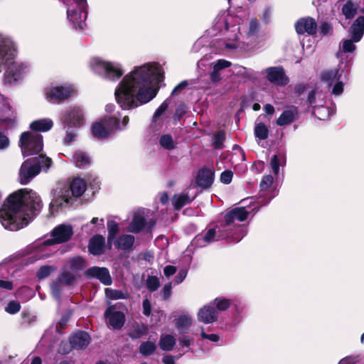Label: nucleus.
Listing matches in <instances>:
<instances>
[{
  "instance_id": "4be33fe9",
  "label": "nucleus",
  "mask_w": 364,
  "mask_h": 364,
  "mask_svg": "<svg viewBox=\"0 0 364 364\" xmlns=\"http://www.w3.org/2000/svg\"><path fill=\"white\" fill-rule=\"evenodd\" d=\"M349 31L355 42H359L364 35V16H358L352 23Z\"/></svg>"
},
{
  "instance_id": "3c124183",
  "label": "nucleus",
  "mask_w": 364,
  "mask_h": 364,
  "mask_svg": "<svg viewBox=\"0 0 364 364\" xmlns=\"http://www.w3.org/2000/svg\"><path fill=\"white\" fill-rule=\"evenodd\" d=\"M273 176L270 174L265 175L262 177L260 183L259 188L262 191L267 190L273 183Z\"/></svg>"
},
{
  "instance_id": "f257e3e1",
  "label": "nucleus",
  "mask_w": 364,
  "mask_h": 364,
  "mask_svg": "<svg viewBox=\"0 0 364 364\" xmlns=\"http://www.w3.org/2000/svg\"><path fill=\"white\" fill-rule=\"evenodd\" d=\"M43 207L40 196L28 188L9 194L0 208V222L7 230L16 231L26 226Z\"/></svg>"
},
{
  "instance_id": "c03bdc74",
  "label": "nucleus",
  "mask_w": 364,
  "mask_h": 364,
  "mask_svg": "<svg viewBox=\"0 0 364 364\" xmlns=\"http://www.w3.org/2000/svg\"><path fill=\"white\" fill-rule=\"evenodd\" d=\"M58 278L62 284L67 286L72 285L75 280V277L72 273L68 271L63 272L59 275Z\"/></svg>"
},
{
  "instance_id": "9b49d317",
  "label": "nucleus",
  "mask_w": 364,
  "mask_h": 364,
  "mask_svg": "<svg viewBox=\"0 0 364 364\" xmlns=\"http://www.w3.org/2000/svg\"><path fill=\"white\" fill-rule=\"evenodd\" d=\"M267 80L276 85L284 87L289 82L282 66L269 67L266 69Z\"/></svg>"
},
{
  "instance_id": "ea45409f",
  "label": "nucleus",
  "mask_w": 364,
  "mask_h": 364,
  "mask_svg": "<svg viewBox=\"0 0 364 364\" xmlns=\"http://www.w3.org/2000/svg\"><path fill=\"white\" fill-rule=\"evenodd\" d=\"M56 269L54 266L44 265L39 268L37 272V277L39 280L48 277L50 274Z\"/></svg>"
},
{
  "instance_id": "aec40b11",
  "label": "nucleus",
  "mask_w": 364,
  "mask_h": 364,
  "mask_svg": "<svg viewBox=\"0 0 364 364\" xmlns=\"http://www.w3.org/2000/svg\"><path fill=\"white\" fill-rule=\"evenodd\" d=\"M218 318V311L215 306H204L198 313V321L204 323H211Z\"/></svg>"
},
{
  "instance_id": "7ed1b4c3",
  "label": "nucleus",
  "mask_w": 364,
  "mask_h": 364,
  "mask_svg": "<svg viewBox=\"0 0 364 364\" xmlns=\"http://www.w3.org/2000/svg\"><path fill=\"white\" fill-rule=\"evenodd\" d=\"M14 52L8 46L0 43V73L6 70L4 81L13 84L23 79L26 66L22 63L14 62Z\"/></svg>"
},
{
  "instance_id": "864d4df0",
  "label": "nucleus",
  "mask_w": 364,
  "mask_h": 364,
  "mask_svg": "<svg viewBox=\"0 0 364 364\" xmlns=\"http://www.w3.org/2000/svg\"><path fill=\"white\" fill-rule=\"evenodd\" d=\"M259 32V23L257 18H252L250 21L248 36H255Z\"/></svg>"
},
{
  "instance_id": "e433bc0d",
  "label": "nucleus",
  "mask_w": 364,
  "mask_h": 364,
  "mask_svg": "<svg viewBox=\"0 0 364 364\" xmlns=\"http://www.w3.org/2000/svg\"><path fill=\"white\" fill-rule=\"evenodd\" d=\"M191 323V318L188 315H181L176 319V326L179 330L188 328Z\"/></svg>"
},
{
  "instance_id": "49530a36",
  "label": "nucleus",
  "mask_w": 364,
  "mask_h": 364,
  "mask_svg": "<svg viewBox=\"0 0 364 364\" xmlns=\"http://www.w3.org/2000/svg\"><path fill=\"white\" fill-rule=\"evenodd\" d=\"M319 35L321 36H331L333 33V28L331 23L323 21L319 26Z\"/></svg>"
},
{
  "instance_id": "f704fd0d",
  "label": "nucleus",
  "mask_w": 364,
  "mask_h": 364,
  "mask_svg": "<svg viewBox=\"0 0 364 364\" xmlns=\"http://www.w3.org/2000/svg\"><path fill=\"white\" fill-rule=\"evenodd\" d=\"M216 235L218 240H220L218 238V231L216 232L215 228H211L209 229L204 235H197L195 238V241L198 242L199 240H203L205 242L210 243L214 240Z\"/></svg>"
},
{
  "instance_id": "b1692460",
  "label": "nucleus",
  "mask_w": 364,
  "mask_h": 364,
  "mask_svg": "<svg viewBox=\"0 0 364 364\" xmlns=\"http://www.w3.org/2000/svg\"><path fill=\"white\" fill-rule=\"evenodd\" d=\"M53 126V122L50 119H41L35 120L30 124V129L34 132H48Z\"/></svg>"
},
{
  "instance_id": "a19ab883",
  "label": "nucleus",
  "mask_w": 364,
  "mask_h": 364,
  "mask_svg": "<svg viewBox=\"0 0 364 364\" xmlns=\"http://www.w3.org/2000/svg\"><path fill=\"white\" fill-rule=\"evenodd\" d=\"M232 213L234 214L235 218L240 222L246 220L249 215V212L245 207L235 208L232 209Z\"/></svg>"
},
{
  "instance_id": "c85d7f7f",
  "label": "nucleus",
  "mask_w": 364,
  "mask_h": 364,
  "mask_svg": "<svg viewBox=\"0 0 364 364\" xmlns=\"http://www.w3.org/2000/svg\"><path fill=\"white\" fill-rule=\"evenodd\" d=\"M191 200L188 193H181L174 195L172 198L173 208L176 210H180L186 204L191 203Z\"/></svg>"
},
{
  "instance_id": "72a5a7b5",
  "label": "nucleus",
  "mask_w": 364,
  "mask_h": 364,
  "mask_svg": "<svg viewBox=\"0 0 364 364\" xmlns=\"http://www.w3.org/2000/svg\"><path fill=\"white\" fill-rule=\"evenodd\" d=\"M147 333L148 327L142 323L141 326H134L129 333V336L132 339H138L147 334Z\"/></svg>"
},
{
  "instance_id": "13d9d810",
  "label": "nucleus",
  "mask_w": 364,
  "mask_h": 364,
  "mask_svg": "<svg viewBox=\"0 0 364 364\" xmlns=\"http://www.w3.org/2000/svg\"><path fill=\"white\" fill-rule=\"evenodd\" d=\"M21 318L24 323L27 324H31L32 322L35 321L36 316L32 315V314L29 311L24 310L21 313Z\"/></svg>"
},
{
  "instance_id": "1a4fd4ad",
  "label": "nucleus",
  "mask_w": 364,
  "mask_h": 364,
  "mask_svg": "<svg viewBox=\"0 0 364 364\" xmlns=\"http://www.w3.org/2000/svg\"><path fill=\"white\" fill-rule=\"evenodd\" d=\"M60 119L65 127H80L85 122L83 110L77 106L70 107L62 113Z\"/></svg>"
},
{
  "instance_id": "58836bf2",
  "label": "nucleus",
  "mask_w": 364,
  "mask_h": 364,
  "mask_svg": "<svg viewBox=\"0 0 364 364\" xmlns=\"http://www.w3.org/2000/svg\"><path fill=\"white\" fill-rule=\"evenodd\" d=\"M159 144L163 148L167 150L175 149L173 139L170 134L162 135L159 139Z\"/></svg>"
},
{
  "instance_id": "6e6552de",
  "label": "nucleus",
  "mask_w": 364,
  "mask_h": 364,
  "mask_svg": "<svg viewBox=\"0 0 364 364\" xmlns=\"http://www.w3.org/2000/svg\"><path fill=\"white\" fill-rule=\"evenodd\" d=\"M225 223L218 228V238L226 239L231 242H239L241 240L240 235H237V232L241 231V226L237 225L235 228L234 232L230 230V225L234 223L235 218L232 210L228 212L225 216Z\"/></svg>"
},
{
  "instance_id": "e2e57ef3",
  "label": "nucleus",
  "mask_w": 364,
  "mask_h": 364,
  "mask_svg": "<svg viewBox=\"0 0 364 364\" xmlns=\"http://www.w3.org/2000/svg\"><path fill=\"white\" fill-rule=\"evenodd\" d=\"M162 294L163 297L165 300H167L170 298L172 294V286L171 282H168L164 285L162 289Z\"/></svg>"
},
{
  "instance_id": "dca6fc26",
  "label": "nucleus",
  "mask_w": 364,
  "mask_h": 364,
  "mask_svg": "<svg viewBox=\"0 0 364 364\" xmlns=\"http://www.w3.org/2000/svg\"><path fill=\"white\" fill-rule=\"evenodd\" d=\"M295 29L298 34L306 33L309 36H313L316 33L317 23L312 17L301 18L296 22Z\"/></svg>"
},
{
  "instance_id": "338daca9",
  "label": "nucleus",
  "mask_w": 364,
  "mask_h": 364,
  "mask_svg": "<svg viewBox=\"0 0 364 364\" xmlns=\"http://www.w3.org/2000/svg\"><path fill=\"white\" fill-rule=\"evenodd\" d=\"M143 314L144 315L149 316L151 313V305L149 299H146L143 301Z\"/></svg>"
},
{
  "instance_id": "69168bd1",
  "label": "nucleus",
  "mask_w": 364,
  "mask_h": 364,
  "mask_svg": "<svg viewBox=\"0 0 364 364\" xmlns=\"http://www.w3.org/2000/svg\"><path fill=\"white\" fill-rule=\"evenodd\" d=\"M188 85L187 80H183L178 85H177L171 92V95H176L183 90Z\"/></svg>"
},
{
  "instance_id": "cd10ccee",
  "label": "nucleus",
  "mask_w": 364,
  "mask_h": 364,
  "mask_svg": "<svg viewBox=\"0 0 364 364\" xmlns=\"http://www.w3.org/2000/svg\"><path fill=\"white\" fill-rule=\"evenodd\" d=\"M358 6L352 0H348L343 6L341 11L346 19H352L357 14Z\"/></svg>"
},
{
  "instance_id": "0eeeda50",
  "label": "nucleus",
  "mask_w": 364,
  "mask_h": 364,
  "mask_svg": "<svg viewBox=\"0 0 364 364\" xmlns=\"http://www.w3.org/2000/svg\"><path fill=\"white\" fill-rule=\"evenodd\" d=\"M87 189V183L84 179L75 178L71 181L69 188L65 190L56 200L58 206H63L65 203L68 205H73L75 198L82 196Z\"/></svg>"
},
{
  "instance_id": "f3484780",
  "label": "nucleus",
  "mask_w": 364,
  "mask_h": 364,
  "mask_svg": "<svg viewBox=\"0 0 364 364\" xmlns=\"http://www.w3.org/2000/svg\"><path fill=\"white\" fill-rule=\"evenodd\" d=\"M214 171L207 168H200L196 176V186L203 189L210 188L214 181Z\"/></svg>"
},
{
  "instance_id": "4468645a",
  "label": "nucleus",
  "mask_w": 364,
  "mask_h": 364,
  "mask_svg": "<svg viewBox=\"0 0 364 364\" xmlns=\"http://www.w3.org/2000/svg\"><path fill=\"white\" fill-rule=\"evenodd\" d=\"M104 316L108 319V323L112 328L120 330L125 323V315L123 312L116 311L114 306H109L105 311Z\"/></svg>"
},
{
  "instance_id": "2f4dec72",
  "label": "nucleus",
  "mask_w": 364,
  "mask_h": 364,
  "mask_svg": "<svg viewBox=\"0 0 364 364\" xmlns=\"http://www.w3.org/2000/svg\"><path fill=\"white\" fill-rule=\"evenodd\" d=\"M226 139L225 132L219 130L213 137V146L215 149H222L224 147V142Z\"/></svg>"
},
{
  "instance_id": "c9c22d12",
  "label": "nucleus",
  "mask_w": 364,
  "mask_h": 364,
  "mask_svg": "<svg viewBox=\"0 0 364 364\" xmlns=\"http://www.w3.org/2000/svg\"><path fill=\"white\" fill-rule=\"evenodd\" d=\"M73 159L77 167L85 166L90 164L89 157L82 151H76L73 155Z\"/></svg>"
},
{
  "instance_id": "7c9ffc66",
  "label": "nucleus",
  "mask_w": 364,
  "mask_h": 364,
  "mask_svg": "<svg viewBox=\"0 0 364 364\" xmlns=\"http://www.w3.org/2000/svg\"><path fill=\"white\" fill-rule=\"evenodd\" d=\"M176 344V339L172 335L161 336L159 341L160 348L165 351L171 350Z\"/></svg>"
},
{
  "instance_id": "20e7f679",
  "label": "nucleus",
  "mask_w": 364,
  "mask_h": 364,
  "mask_svg": "<svg viewBox=\"0 0 364 364\" xmlns=\"http://www.w3.org/2000/svg\"><path fill=\"white\" fill-rule=\"evenodd\" d=\"M51 158L44 154L28 159L22 164L19 170V182L21 184L28 183L41 170L47 171L52 166Z\"/></svg>"
},
{
  "instance_id": "052dcab7",
  "label": "nucleus",
  "mask_w": 364,
  "mask_h": 364,
  "mask_svg": "<svg viewBox=\"0 0 364 364\" xmlns=\"http://www.w3.org/2000/svg\"><path fill=\"white\" fill-rule=\"evenodd\" d=\"M271 167L274 174H278L279 171V160L277 155H274L271 159Z\"/></svg>"
},
{
  "instance_id": "412c9836",
  "label": "nucleus",
  "mask_w": 364,
  "mask_h": 364,
  "mask_svg": "<svg viewBox=\"0 0 364 364\" xmlns=\"http://www.w3.org/2000/svg\"><path fill=\"white\" fill-rule=\"evenodd\" d=\"M343 72L338 68L324 70L321 73V80L331 87L334 82L341 79Z\"/></svg>"
},
{
  "instance_id": "a878e982",
  "label": "nucleus",
  "mask_w": 364,
  "mask_h": 364,
  "mask_svg": "<svg viewBox=\"0 0 364 364\" xmlns=\"http://www.w3.org/2000/svg\"><path fill=\"white\" fill-rule=\"evenodd\" d=\"M146 220L144 217L135 215L129 225V230L133 233H139L146 228Z\"/></svg>"
},
{
  "instance_id": "37998d69",
  "label": "nucleus",
  "mask_w": 364,
  "mask_h": 364,
  "mask_svg": "<svg viewBox=\"0 0 364 364\" xmlns=\"http://www.w3.org/2000/svg\"><path fill=\"white\" fill-rule=\"evenodd\" d=\"M146 288L151 292H154L160 287L159 279L156 276H149L146 281Z\"/></svg>"
},
{
  "instance_id": "a18cd8bd",
  "label": "nucleus",
  "mask_w": 364,
  "mask_h": 364,
  "mask_svg": "<svg viewBox=\"0 0 364 364\" xmlns=\"http://www.w3.org/2000/svg\"><path fill=\"white\" fill-rule=\"evenodd\" d=\"M328 108L325 106L314 107L313 114L320 120H325L328 116Z\"/></svg>"
},
{
  "instance_id": "39448f33",
  "label": "nucleus",
  "mask_w": 364,
  "mask_h": 364,
  "mask_svg": "<svg viewBox=\"0 0 364 364\" xmlns=\"http://www.w3.org/2000/svg\"><path fill=\"white\" fill-rule=\"evenodd\" d=\"M118 129H119V119L116 117L105 116L92 124L91 132L95 138L105 139L109 137Z\"/></svg>"
},
{
  "instance_id": "09e8293b",
  "label": "nucleus",
  "mask_w": 364,
  "mask_h": 364,
  "mask_svg": "<svg viewBox=\"0 0 364 364\" xmlns=\"http://www.w3.org/2000/svg\"><path fill=\"white\" fill-rule=\"evenodd\" d=\"M105 294L108 298L111 299L116 300L120 299H125L124 294L121 290L106 288Z\"/></svg>"
},
{
  "instance_id": "680f3d73",
  "label": "nucleus",
  "mask_w": 364,
  "mask_h": 364,
  "mask_svg": "<svg viewBox=\"0 0 364 364\" xmlns=\"http://www.w3.org/2000/svg\"><path fill=\"white\" fill-rule=\"evenodd\" d=\"M231 65V63L230 61L225 60H218L216 63L214 65L213 68L215 70H218V71L229 68Z\"/></svg>"
},
{
  "instance_id": "f8f14e48",
  "label": "nucleus",
  "mask_w": 364,
  "mask_h": 364,
  "mask_svg": "<svg viewBox=\"0 0 364 364\" xmlns=\"http://www.w3.org/2000/svg\"><path fill=\"white\" fill-rule=\"evenodd\" d=\"M90 341V335L84 331H78L69 338L70 346L68 349L63 351V354H68L72 349H85Z\"/></svg>"
},
{
  "instance_id": "de8ad7c7",
  "label": "nucleus",
  "mask_w": 364,
  "mask_h": 364,
  "mask_svg": "<svg viewBox=\"0 0 364 364\" xmlns=\"http://www.w3.org/2000/svg\"><path fill=\"white\" fill-rule=\"evenodd\" d=\"M86 261L81 257H76L70 260V268L73 270H82L85 267Z\"/></svg>"
},
{
  "instance_id": "603ef678",
  "label": "nucleus",
  "mask_w": 364,
  "mask_h": 364,
  "mask_svg": "<svg viewBox=\"0 0 364 364\" xmlns=\"http://www.w3.org/2000/svg\"><path fill=\"white\" fill-rule=\"evenodd\" d=\"M354 43H356L353 38L350 39L344 40L343 42V51L345 53H353L355 50V46Z\"/></svg>"
},
{
  "instance_id": "c756f323",
  "label": "nucleus",
  "mask_w": 364,
  "mask_h": 364,
  "mask_svg": "<svg viewBox=\"0 0 364 364\" xmlns=\"http://www.w3.org/2000/svg\"><path fill=\"white\" fill-rule=\"evenodd\" d=\"M156 348L157 346L155 342L146 341L140 344L139 352L142 356L149 357L155 353Z\"/></svg>"
},
{
  "instance_id": "393cba45",
  "label": "nucleus",
  "mask_w": 364,
  "mask_h": 364,
  "mask_svg": "<svg viewBox=\"0 0 364 364\" xmlns=\"http://www.w3.org/2000/svg\"><path fill=\"white\" fill-rule=\"evenodd\" d=\"M296 114H297V109L296 107L292 109L284 110L277 119V125L282 127L290 124L295 120Z\"/></svg>"
},
{
  "instance_id": "79ce46f5",
  "label": "nucleus",
  "mask_w": 364,
  "mask_h": 364,
  "mask_svg": "<svg viewBox=\"0 0 364 364\" xmlns=\"http://www.w3.org/2000/svg\"><path fill=\"white\" fill-rule=\"evenodd\" d=\"M72 311H69L68 312L64 314L58 323L56 325V331L59 333H61V330H64L68 327V323L71 317Z\"/></svg>"
},
{
  "instance_id": "4d7b16f0",
  "label": "nucleus",
  "mask_w": 364,
  "mask_h": 364,
  "mask_svg": "<svg viewBox=\"0 0 364 364\" xmlns=\"http://www.w3.org/2000/svg\"><path fill=\"white\" fill-rule=\"evenodd\" d=\"M308 88V84L306 83H297L294 87V93L296 96H301L303 95Z\"/></svg>"
},
{
  "instance_id": "5701e85b",
  "label": "nucleus",
  "mask_w": 364,
  "mask_h": 364,
  "mask_svg": "<svg viewBox=\"0 0 364 364\" xmlns=\"http://www.w3.org/2000/svg\"><path fill=\"white\" fill-rule=\"evenodd\" d=\"M135 238L132 235L123 234L114 240L116 249L124 251H129L134 246Z\"/></svg>"
},
{
  "instance_id": "bf43d9fd",
  "label": "nucleus",
  "mask_w": 364,
  "mask_h": 364,
  "mask_svg": "<svg viewBox=\"0 0 364 364\" xmlns=\"http://www.w3.org/2000/svg\"><path fill=\"white\" fill-rule=\"evenodd\" d=\"M343 82L341 80H338L335 82L333 87L332 94L334 95H340L343 92Z\"/></svg>"
},
{
  "instance_id": "6ab92c4d",
  "label": "nucleus",
  "mask_w": 364,
  "mask_h": 364,
  "mask_svg": "<svg viewBox=\"0 0 364 364\" xmlns=\"http://www.w3.org/2000/svg\"><path fill=\"white\" fill-rule=\"evenodd\" d=\"M73 231L71 225H59L51 232L50 235L60 244L68 242L73 236Z\"/></svg>"
},
{
  "instance_id": "4c0bfd02",
  "label": "nucleus",
  "mask_w": 364,
  "mask_h": 364,
  "mask_svg": "<svg viewBox=\"0 0 364 364\" xmlns=\"http://www.w3.org/2000/svg\"><path fill=\"white\" fill-rule=\"evenodd\" d=\"M232 304V301L225 298H215L213 301V305L215 306L216 310L226 311Z\"/></svg>"
},
{
  "instance_id": "774afa93",
  "label": "nucleus",
  "mask_w": 364,
  "mask_h": 364,
  "mask_svg": "<svg viewBox=\"0 0 364 364\" xmlns=\"http://www.w3.org/2000/svg\"><path fill=\"white\" fill-rule=\"evenodd\" d=\"M9 146V139L0 131V149H5Z\"/></svg>"
},
{
  "instance_id": "ddd939ff",
  "label": "nucleus",
  "mask_w": 364,
  "mask_h": 364,
  "mask_svg": "<svg viewBox=\"0 0 364 364\" xmlns=\"http://www.w3.org/2000/svg\"><path fill=\"white\" fill-rule=\"evenodd\" d=\"M84 274L86 278L97 279L102 284L106 286H109L112 283L109 271L107 267L94 266L87 269L85 271Z\"/></svg>"
},
{
  "instance_id": "bb28decb",
  "label": "nucleus",
  "mask_w": 364,
  "mask_h": 364,
  "mask_svg": "<svg viewBox=\"0 0 364 364\" xmlns=\"http://www.w3.org/2000/svg\"><path fill=\"white\" fill-rule=\"evenodd\" d=\"M108 235H107V246L109 249L112 248V245L116 239V235L119 232V224L114 220H108L107 223Z\"/></svg>"
},
{
  "instance_id": "f03ea898",
  "label": "nucleus",
  "mask_w": 364,
  "mask_h": 364,
  "mask_svg": "<svg viewBox=\"0 0 364 364\" xmlns=\"http://www.w3.org/2000/svg\"><path fill=\"white\" fill-rule=\"evenodd\" d=\"M154 73L145 64L136 67L124 77L115 90L117 104L122 109H131L151 101L158 90L150 86Z\"/></svg>"
},
{
  "instance_id": "423d86ee",
  "label": "nucleus",
  "mask_w": 364,
  "mask_h": 364,
  "mask_svg": "<svg viewBox=\"0 0 364 364\" xmlns=\"http://www.w3.org/2000/svg\"><path fill=\"white\" fill-rule=\"evenodd\" d=\"M19 144L24 157L38 154L43 148V136L38 133L24 132L21 134Z\"/></svg>"
},
{
  "instance_id": "8fccbe9b",
  "label": "nucleus",
  "mask_w": 364,
  "mask_h": 364,
  "mask_svg": "<svg viewBox=\"0 0 364 364\" xmlns=\"http://www.w3.org/2000/svg\"><path fill=\"white\" fill-rule=\"evenodd\" d=\"M21 304L18 301H11L5 307V311L10 314H15L21 310Z\"/></svg>"
},
{
  "instance_id": "2eb2a0df",
  "label": "nucleus",
  "mask_w": 364,
  "mask_h": 364,
  "mask_svg": "<svg viewBox=\"0 0 364 364\" xmlns=\"http://www.w3.org/2000/svg\"><path fill=\"white\" fill-rule=\"evenodd\" d=\"M96 68L104 72L107 79L115 80L119 79L124 74L123 70L112 63L102 60H97L95 62Z\"/></svg>"
},
{
  "instance_id": "473e14b6",
  "label": "nucleus",
  "mask_w": 364,
  "mask_h": 364,
  "mask_svg": "<svg viewBox=\"0 0 364 364\" xmlns=\"http://www.w3.org/2000/svg\"><path fill=\"white\" fill-rule=\"evenodd\" d=\"M254 132L255 137L259 140H265L268 138L269 129L263 122L256 124Z\"/></svg>"
},
{
  "instance_id": "a211bd4d",
  "label": "nucleus",
  "mask_w": 364,
  "mask_h": 364,
  "mask_svg": "<svg viewBox=\"0 0 364 364\" xmlns=\"http://www.w3.org/2000/svg\"><path fill=\"white\" fill-rule=\"evenodd\" d=\"M88 252L90 254L98 256L105 252V238L102 235H95L92 236L88 244Z\"/></svg>"
},
{
  "instance_id": "5fc2aeb1",
  "label": "nucleus",
  "mask_w": 364,
  "mask_h": 364,
  "mask_svg": "<svg viewBox=\"0 0 364 364\" xmlns=\"http://www.w3.org/2000/svg\"><path fill=\"white\" fill-rule=\"evenodd\" d=\"M232 177V171L230 170H225L220 174V181L224 184H229L231 183Z\"/></svg>"
},
{
  "instance_id": "6e6d98bb",
  "label": "nucleus",
  "mask_w": 364,
  "mask_h": 364,
  "mask_svg": "<svg viewBox=\"0 0 364 364\" xmlns=\"http://www.w3.org/2000/svg\"><path fill=\"white\" fill-rule=\"evenodd\" d=\"M168 107V103L167 102V100H165L161 103V105L156 109L155 111L153 119L154 120H156L158 118H159L167 109Z\"/></svg>"
},
{
  "instance_id": "9d476101",
  "label": "nucleus",
  "mask_w": 364,
  "mask_h": 364,
  "mask_svg": "<svg viewBox=\"0 0 364 364\" xmlns=\"http://www.w3.org/2000/svg\"><path fill=\"white\" fill-rule=\"evenodd\" d=\"M75 93L71 85H60L52 87L47 92V97L54 102L60 103L69 99Z\"/></svg>"
},
{
  "instance_id": "0e129e2a",
  "label": "nucleus",
  "mask_w": 364,
  "mask_h": 364,
  "mask_svg": "<svg viewBox=\"0 0 364 364\" xmlns=\"http://www.w3.org/2000/svg\"><path fill=\"white\" fill-rule=\"evenodd\" d=\"M75 136L76 134L74 132H66V135L63 139V144L66 146L70 145L75 140Z\"/></svg>"
}]
</instances>
